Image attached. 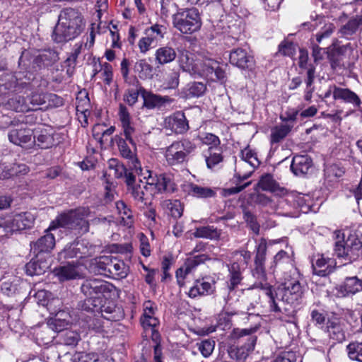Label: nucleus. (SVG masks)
I'll return each mask as SVG.
<instances>
[{"mask_svg":"<svg viewBox=\"0 0 362 362\" xmlns=\"http://www.w3.org/2000/svg\"><path fill=\"white\" fill-rule=\"evenodd\" d=\"M266 288V294L269 298L270 308L276 313H285L291 315L293 310L287 307H292L298 304L303 294V288L297 279H291L281 284L275 290L274 293L270 288L263 286Z\"/></svg>","mask_w":362,"mask_h":362,"instance_id":"nucleus-1","label":"nucleus"},{"mask_svg":"<svg viewBox=\"0 0 362 362\" xmlns=\"http://www.w3.org/2000/svg\"><path fill=\"white\" fill-rule=\"evenodd\" d=\"M84 223L80 210L71 211L66 214H61L51 223L49 227L46 230L47 233L34 243L32 249L37 253L49 252L55 245V239L54 235L48 232L57 228L74 229Z\"/></svg>","mask_w":362,"mask_h":362,"instance_id":"nucleus-2","label":"nucleus"},{"mask_svg":"<svg viewBox=\"0 0 362 362\" xmlns=\"http://www.w3.org/2000/svg\"><path fill=\"white\" fill-rule=\"evenodd\" d=\"M85 23L83 16L77 10L68 8L62 10L52 34L57 42H63L76 38L82 32Z\"/></svg>","mask_w":362,"mask_h":362,"instance_id":"nucleus-3","label":"nucleus"},{"mask_svg":"<svg viewBox=\"0 0 362 362\" xmlns=\"http://www.w3.org/2000/svg\"><path fill=\"white\" fill-rule=\"evenodd\" d=\"M112 285L98 279L86 280L81 286V291L86 298L81 308L84 310L94 311L95 308H101L102 312L111 313V310L105 308L103 298L107 299L111 296Z\"/></svg>","mask_w":362,"mask_h":362,"instance_id":"nucleus-4","label":"nucleus"},{"mask_svg":"<svg viewBox=\"0 0 362 362\" xmlns=\"http://www.w3.org/2000/svg\"><path fill=\"white\" fill-rule=\"evenodd\" d=\"M334 253L339 257L353 261L362 254V241L355 233L336 230L334 233Z\"/></svg>","mask_w":362,"mask_h":362,"instance_id":"nucleus-5","label":"nucleus"},{"mask_svg":"<svg viewBox=\"0 0 362 362\" xmlns=\"http://www.w3.org/2000/svg\"><path fill=\"white\" fill-rule=\"evenodd\" d=\"M173 20L175 28L185 34H192L202 25L199 13L194 8L178 11L173 15Z\"/></svg>","mask_w":362,"mask_h":362,"instance_id":"nucleus-6","label":"nucleus"},{"mask_svg":"<svg viewBox=\"0 0 362 362\" xmlns=\"http://www.w3.org/2000/svg\"><path fill=\"white\" fill-rule=\"evenodd\" d=\"M29 84L30 78L24 73H4L0 76V95L23 93Z\"/></svg>","mask_w":362,"mask_h":362,"instance_id":"nucleus-7","label":"nucleus"},{"mask_svg":"<svg viewBox=\"0 0 362 362\" xmlns=\"http://www.w3.org/2000/svg\"><path fill=\"white\" fill-rule=\"evenodd\" d=\"M194 149L195 145L187 139L174 141L165 148V160L170 165L182 163Z\"/></svg>","mask_w":362,"mask_h":362,"instance_id":"nucleus-8","label":"nucleus"},{"mask_svg":"<svg viewBox=\"0 0 362 362\" xmlns=\"http://www.w3.org/2000/svg\"><path fill=\"white\" fill-rule=\"evenodd\" d=\"M148 176L144 177L145 190L146 194L154 195L162 192H173L175 189V185L172 181L171 177L166 174L157 175L148 171Z\"/></svg>","mask_w":362,"mask_h":362,"instance_id":"nucleus-9","label":"nucleus"},{"mask_svg":"<svg viewBox=\"0 0 362 362\" xmlns=\"http://www.w3.org/2000/svg\"><path fill=\"white\" fill-rule=\"evenodd\" d=\"M157 305L151 300H146L143 304V314L140 322L146 332H149L153 340L156 341L159 337L156 327L159 325V320L156 316Z\"/></svg>","mask_w":362,"mask_h":362,"instance_id":"nucleus-10","label":"nucleus"},{"mask_svg":"<svg viewBox=\"0 0 362 362\" xmlns=\"http://www.w3.org/2000/svg\"><path fill=\"white\" fill-rule=\"evenodd\" d=\"M165 28L158 24H155L144 31L143 36L138 42V47L140 52L146 54L150 49L157 45L164 37Z\"/></svg>","mask_w":362,"mask_h":362,"instance_id":"nucleus-11","label":"nucleus"},{"mask_svg":"<svg viewBox=\"0 0 362 362\" xmlns=\"http://www.w3.org/2000/svg\"><path fill=\"white\" fill-rule=\"evenodd\" d=\"M33 221V216L30 213L6 216L4 217V233L7 234L30 228Z\"/></svg>","mask_w":362,"mask_h":362,"instance_id":"nucleus-12","label":"nucleus"},{"mask_svg":"<svg viewBox=\"0 0 362 362\" xmlns=\"http://www.w3.org/2000/svg\"><path fill=\"white\" fill-rule=\"evenodd\" d=\"M33 135L34 130L29 129L26 124L21 123L9 131L8 137L13 144L26 146L34 143Z\"/></svg>","mask_w":362,"mask_h":362,"instance_id":"nucleus-13","label":"nucleus"},{"mask_svg":"<svg viewBox=\"0 0 362 362\" xmlns=\"http://www.w3.org/2000/svg\"><path fill=\"white\" fill-rule=\"evenodd\" d=\"M325 332L330 339L337 342H342L346 339V333L344 320L337 316L329 317L326 322Z\"/></svg>","mask_w":362,"mask_h":362,"instance_id":"nucleus-14","label":"nucleus"},{"mask_svg":"<svg viewBox=\"0 0 362 362\" xmlns=\"http://www.w3.org/2000/svg\"><path fill=\"white\" fill-rule=\"evenodd\" d=\"M207 257L205 255H199L187 259L184 264L176 272V278L178 284L182 286L185 284L184 280L187 275L191 274L198 265L204 263Z\"/></svg>","mask_w":362,"mask_h":362,"instance_id":"nucleus-15","label":"nucleus"},{"mask_svg":"<svg viewBox=\"0 0 362 362\" xmlns=\"http://www.w3.org/2000/svg\"><path fill=\"white\" fill-rule=\"evenodd\" d=\"M54 131L49 126H40L35 129L33 140L42 148H48L57 143L54 139Z\"/></svg>","mask_w":362,"mask_h":362,"instance_id":"nucleus-16","label":"nucleus"},{"mask_svg":"<svg viewBox=\"0 0 362 362\" xmlns=\"http://www.w3.org/2000/svg\"><path fill=\"white\" fill-rule=\"evenodd\" d=\"M140 93L144 100V106L148 109L160 108L173 103L169 96H161L140 88Z\"/></svg>","mask_w":362,"mask_h":362,"instance_id":"nucleus-17","label":"nucleus"},{"mask_svg":"<svg viewBox=\"0 0 362 362\" xmlns=\"http://www.w3.org/2000/svg\"><path fill=\"white\" fill-rule=\"evenodd\" d=\"M255 331V329H234L233 333L234 337L240 338L245 336H249L247 339L248 342L238 349L237 354L238 358L241 359L246 358V356L248 355V353L254 349L257 341V337L254 335H252V334Z\"/></svg>","mask_w":362,"mask_h":362,"instance_id":"nucleus-18","label":"nucleus"},{"mask_svg":"<svg viewBox=\"0 0 362 362\" xmlns=\"http://www.w3.org/2000/svg\"><path fill=\"white\" fill-rule=\"evenodd\" d=\"M115 207L117 213V223L127 228H132L134 224V216L131 208L122 200L116 202Z\"/></svg>","mask_w":362,"mask_h":362,"instance_id":"nucleus-19","label":"nucleus"},{"mask_svg":"<svg viewBox=\"0 0 362 362\" xmlns=\"http://www.w3.org/2000/svg\"><path fill=\"white\" fill-rule=\"evenodd\" d=\"M165 126L176 134H184L188 129V122L182 112H177L165 119Z\"/></svg>","mask_w":362,"mask_h":362,"instance_id":"nucleus-20","label":"nucleus"},{"mask_svg":"<svg viewBox=\"0 0 362 362\" xmlns=\"http://www.w3.org/2000/svg\"><path fill=\"white\" fill-rule=\"evenodd\" d=\"M118 118L121 123L125 139L132 144V134L134 132V128L132 124V118L128 108L120 104L118 110Z\"/></svg>","mask_w":362,"mask_h":362,"instance_id":"nucleus-21","label":"nucleus"},{"mask_svg":"<svg viewBox=\"0 0 362 362\" xmlns=\"http://www.w3.org/2000/svg\"><path fill=\"white\" fill-rule=\"evenodd\" d=\"M230 62L232 64L241 69L251 68L254 64L252 56L243 49H237L231 52Z\"/></svg>","mask_w":362,"mask_h":362,"instance_id":"nucleus-22","label":"nucleus"},{"mask_svg":"<svg viewBox=\"0 0 362 362\" xmlns=\"http://www.w3.org/2000/svg\"><path fill=\"white\" fill-rule=\"evenodd\" d=\"M183 190L190 196L197 198L206 199L214 197L216 191L208 187H203L192 182H187L182 186Z\"/></svg>","mask_w":362,"mask_h":362,"instance_id":"nucleus-23","label":"nucleus"},{"mask_svg":"<svg viewBox=\"0 0 362 362\" xmlns=\"http://www.w3.org/2000/svg\"><path fill=\"white\" fill-rule=\"evenodd\" d=\"M126 184L127 185V190L131 193L134 200L144 202L145 193V181L141 180L138 183H135V176L134 175H127Z\"/></svg>","mask_w":362,"mask_h":362,"instance_id":"nucleus-24","label":"nucleus"},{"mask_svg":"<svg viewBox=\"0 0 362 362\" xmlns=\"http://www.w3.org/2000/svg\"><path fill=\"white\" fill-rule=\"evenodd\" d=\"M214 284V281H208L204 279L196 281L194 285L189 289L188 295L191 298L210 295L215 290Z\"/></svg>","mask_w":362,"mask_h":362,"instance_id":"nucleus-25","label":"nucleus"},{"mask_svg":"<svg viewBox=\"0 0 362 362\" xmlns=\"http://www.w3.org/2000/svg\"><path fill=\"white\" fill-rule=\"evenodd\" d=\"M312 165V160L307 155H297L291 165L292 172L296 175L306 174Z\"/></svg>","mask_w":362,"mask_h":362,"instance_id":"nucleus-26","label":"nucleus"},{"mask_svg":"<svg viewBox=\"0 0 362 362\" xmlns=\"http://www.w3.org/2000/svg\"><path fill=\"white\" fill-rule=\"evenodd\" d=\"M266 252L267 242L264 239H261L256 249V256L255 259L256 268L254 275L258 274L262 279H264L265 277L263 265L265 261Z\"/></svg>","mask_w":362,"mask_h":362,"instance_id":"nucleus-27","label":"nucleus"},{"mask_svg":"<svg viewBox=\"0 0 362 362\" xmlns=\"http://www.w3.org/2000/svg\"><path fill=\"white\" fill-rule=\"evenodd\" d=\"M332 94L334 100H342L355 107H359L361 105V102L358 96L349 89L334 86Z\"/></svg>","mask_w":362,"mask_h":362,"instance_id":"nucleus-28","label":"nucleus"},{"mask_svg":"<svg viewBox=\"0 0 362 362\" xmlns=\"http://www.w3.org/2000/svg\"><path fill=\"white\" fill-rule=\"evenodd\" d=\"M361 291H362V280L356 276L346 278L339 288V293L341 296L353 295Z\"/></svg>","mask_w":362,"mask_h":362,"instance_id":"nucleus-29","label":"nucleus"},{"mask_svg":"<svg viewBox=\"0 0 362 362\" xmlns=\"http://www.w3.org/2000/svg\"><path fill=\"white\" fill-rule=\"evenodd\" d=\"M206 85L202 82H192L180 93V96L185 99L198 98L202 96L206 91Z\"/></svg>","mask_w":362,"mask_h":362,"instance_id":"nucleus-30","label":"nucleus"},{"mask_svg":"<svg viewBox=\"0 0 362 362\" xmlns=\"http://www.w3.org/2000/svg\"><path fill=\"white\" fill-rule=\"evenodd\" d=\"M228 269L229 272L228 288L230 291H232L240 284L243 279L242 270L243 268L241 267L240 263L235 262L228 264Z\"/></svg>","mask_w":362,"mask_h":362,"instance_id":"nucleus-31","label":"nucleus"},{"mask_svg":"<svg viewBox=\"0 0 362 362\" xmlns=\"http://www.w3.org/2000/svg\"><path fill=\"white\" fill-rule=\"evenodd\" d=\"M333 263L334 260L332 259H326L322 255L318 256L317 259L313 262L314 274L321 276L328 275L333 270Z\"/></svg>","mask_w":362,"mask_h":362,"instance_id":"nucleus-32","label":"nucleus"},{"mask_svg":"<svg viewBox=\"0 0 362 362\" xmlns=\"http://www.w3.org/2000/svg\"><path fill=\"white\" fill-rule=\"evenodd\" d=\"M53 272L60 281L74 279L79 276V272L76 265L70 263L55 268Z\"/></svg>","mask_w":362,"mask_h":362,"instance_id":"nucleus-33","label":"nucleus"},{"mask_svg":"<svg viewBox=\"0 0 362 362\" xmlns=\"http://www.w3.org/2000/svg\"><path fill=\"white\" fill-rule=\"evenodd\" d=\"M177 57L175 50L169 46L159 47L155 52L156 62L159 65H164L172 62Z\"/></svg>","mask_w":362,"mask_h":362,"instance_id":"nucleus-34","label":"nucleus"},{"mask_svg":"<svg viewBox=\"0 0 362 362\" xmlns=\"http://www.w3.org/2000/svg\"><path fill=\"white\" fill-rule=\"evenodd\" d=\"M242 158L240 160V167H249L250 172H254L255 169L259 165V160L257 154L252 149L245 148L241 151Z\"/></svg>","mask_w":362,"mask_h":362,"instance_id":"nucleus-35","label":"nucleus"},{"mask_svg":"<svg viewBox=\"0 0 362 362\" xmlns=\"http://www.w3.org/2000/svg\"><path fill=\"white\" fill-rule=\"evenodd\" d=\"M76 112L81 114L84 117L85 123L87 124V117L90 115V103L88 93L83 90L78 92L76 96Z\"/></svg>","mask_w":362,"mask_h":362,"instance_id":"nucleus-36","label":"nucleus"},{"mask_svg":"<svg viewBox=\"0 0 362 362\" xmlns=\"http://www.w3.org/2000/svg\"><path fill=\"white\" fill-rule=\"evenodd\" d=\"M293 128V124H281L271 129L270 141L273 145L283 141Z\"/></svg>","mask_w":362,"mask_h":362,"instance_id":"nucleus-37","label":"nucleus"},{"mask_svg":"<svg viewBox=\"0 0 362 362\" xmlns=\"http://www.w3.org/2000/svg\"><path fill=\"white\" fill-rule=\"evenodd\" d=\"M178 63L180 67L184 71L189 73L196 71V67L192 54L185 49H178Z\"/></svg>","mask_w":362,"mask_h":362,"instance_id":"nucleus-38","label":"nucleus"},{"mask_svg":"<svg viewBox=\"0 0 362 362\" xmlns=\"http://www.w3.org/2000/svg\"><path fill=\"white\" fill-rule=\"evenodd\" d=\"M204 66L206 68L204 69V71L206 73V74L209 75L214 74L216 79L221 83H224L226 81V71L219 66V64L217 62L209 59L204 62Z\"/></svg>","mask_w":362,"mask_h":362,"instance_id":"nucleus-39","label":"nucleus"},{"mask_svg":"<svg viewBox=\"0 0 362 362\" xmlns=\"http://www.w3.org/2000/svg\"><path fill=\"white\" fill-rule=\"evenodd\" d=\"M127 139L123 140L122 139H119L117 140L118 148L120 153V155L124 158L129 160L131 162L132 167L136 168L138 160L135 156V153L133 151H132L127 144Z\"/></svg>","mask_w":362,"mask_h":362,"instance_id":"nucleus-40","label":"nucleus"},{"mask_svg":"<svg viewBox=\"0 0 362 362\" xmlns=\"http://www.w3.org/2000/svg\"><path fill=\"white\" fill-rule=\"evenodd\" d=\"M220 235L221 231L211 226L197 228L194 233V235L196 238H209L211 240L219 238Z\"/></svg>","mask_w":362,"mask_h":362,"instance_id":"nucleus-41","label":"nucleus"},{"mask_svg":"<svg viewBox=\"0 0 362 362\" xmlns=\"http://www.w3.org/2000/svg\"><path fill=\"white\" fill-rule=\"evenodd\" d=\"M257 185L261 189L264 191L277 192L279 190H281L279 184L274 180L273 177L269 174L262 175Z\"/></svg>","mask_w":362,"mask_h":362,"instance_id":"nucleus-42","label":"nucleus"},{"mask_svg":"<svg viewBox=\"0 0 362 362\" xmlns=\"http://www.w3.org/2000/svg\"><path fill=\"white\" fill-rule=\"evenodd\" d=\"M161 206L163 209H168L170 215L175 218H180L182 215L183 207L178 200H164L162 202Z\"/></svg>","mask_w":362,"mask_h":362,"instance_id":"nucleus-43","label":"nucleus"},{"mask_svg":"<svg viewBox=\"0 0 362 362\" xmlns=\"http://www.w3.org/2000/svg\"><path fill=\"white\" fill-rule=\"evenodd\" d=\"M64 314L63 312H59L54 318L49 319L47 322L48 327L56 332L63 331L68 325V321L61 318Z\"/></svg>","mask_w":362,"mask_h":362,"instance_id":"nucleus-44","label":"nucleus"},{"mask_svg":"<svg viewBox=\"0 0 362 362\" xmlns=\"http://www.w3.org/2000/svg\"><path fill=\"white\" fill-rule=\"evenodd\" d=\"M362 27V16H358L349 20L341 29V33L344 35L354 34L358 28Z\"/></svg>","mask_w":362,"mask_h":362,"instance_id":"nucleus-45","label":"nucleus"},{"mask_svg":"<svg viewBox=\"0 0 362 362\" xmlns=\"http://www.w3.org/2000/svg\"><path fill=\"white\" fill-rule=\"evenodd\" d=\"M350 359L362 362V342L354 341L346 346Z\"/></svg>","mask_w":362,"mask_h":362,"instance_id":"nucleus-46","label":"nucleus"},{"mask_svg":"<svg viewBox=\"0 0 362 362\" xmlns=\"http://www.w3.org/2000/svg\"><path fill=\"white\" fill-rule=\"evenodd\" d=\"M201 141L207 146H209V151L219 148L221 144L219 138L211 133H205L200 136Z\"/></svg>","mask_w":362,"mask_h":362,"instance_id":"nucleus-47","label":"nucleus"},{"mask_svg":"<svg viewBox=\"0 0 362 362\" xmlns=\"http://www.w3.org/2000/svg\"><path fill=\"white\" fill-rule=\"evenodd\" d=\"M132 245L127 241L124 243L115 244V253L124 255L123 260H129L132 254Z\"/></svg>","mask_w":362,"mask_h":362,"instance_id":"nucleus-48","label":"nucleus"},{"mask_svg":"<svg viewBox=\"0 0 362 362\" xmlns=\"http://www.w3.org/2000/svg\"><path fill=\"white\" fill-rule=\"evenodd\" d=\"M196 345L199 351L201 352L202 355L204 357L207 358L214 351L215 347V341L211 339H205L202 341L201 342L197 343Z\"/></svg>","mask_w":362,"mask_h":362,"instance_id":"nucleus-49","label":"nucleus"},{"mask_svg":"<svg viewBox=\"0 0 362 362\" xmlns=\"http://www.w3.org/2000/svg\"><path fill=\"white\" fill-rule=\"evenodd\" d=\"M6 105L8 109H11L16 112H23L27 109L24 98L21 96H16L15 98H10Z\"/></svg>","mask_w":362,"mask_h":362,"instance_id":"nucleus-50","label":"nucleus"},{"mask_svg":"<svg viewBox=\"0 0 362 362\" xmlns=\"http://www.w3.org/2000/svg\"><path fill=\"white\" fill-rule=\"evenodd\" d=\"M126 260H118L115 263V279H121L125 278L129 272V266L125 262Z\"/></svg>","mask_w":362,"mask_h":362,"instance_id":"nucleus-51","label":"nucleus"},{"mask_svg":"<svg viewBox=\"0 0 362 362\" xmlns=\"http://www.w3.org/2000/svg\"><path fill=\"white\" fill-rule=\"evenodd\" d=\"M113 127H110L109 129L104 131L100 138V143L103 148H107L113 146Z\"/></svg>","mask_w":362,"mask_h":362,"instance_id":"nucleus-52","label":"nucleus"},{"mask_svg":"<svg viewBox=\"0 0 362 362\" xmlns=\"http://www.w3.org/2000/svg\"><path fill=\"white\" fill-rule=\"evenodd\" d=\"M47 94L44 93H33L29 98L30 103L33 106H42L47 108Z\"/></svg>","mask_w":362,"mask_h":362,"instance_id":"nucleus-53","label":"nucleus"},{"mask_svg":"<svg viewBox=\"0 0 362 362\" xmlns=\"http://www.w3.org/2000/svg\"><path fill=\"white\" fill-rule=\"evenodd\" d=\"M344 170L336 164L326 166L325 168V175L327 177L332 180L333 178L340 177L344 174Z\"/></svg>","mask_w":362,"mask_h":362,"instance_id":"nucleus-54","label":"nucleus"},{"mask_svg":"<svg viewBox=\"0 0 362 362\" xmlns=\"http://www.w3.org/2000/svg\"><path fill=\"white\" fill-rule=\"evenodd\" d=\"M215 151H218L214 153L210 152L209 156H206V163L209 168H212L223 160L220 148L216 149Z\"/></svg>","mask_w":362,"mask_h":362,"instance_id":"nucleus-55","label":"nucleus"},{"mask_svg":"<svg viewBox=\"0 0 362 362\" xmlns=\"http://www.w3.org/2000/svg\"><path fill=\"white\" fill-rule=\"evenodd\" d=\"M334 29L335 27L332 23L325 24L321 30L316 35L317 41L321 42L323 39L329 37L333 33Z\"/></svg>","mask_w":362,"mask_h":362,"instance_id":"nucleus-56","label":"nucleus"},{"mask_svg":"<svg viewBox=\"0 0 362 362\" xmlns=\"http://www.w3.org/2000/svg\"><path fill=\"white\" fill-rule=\"evenodd\" d=\"M244 219L250 226L251 230L255 233L259 234V225L257 223L255 216L249 211H244Z\"/></svg>","mask_w":362,"mask_h":362,"instance_id":"nucleus-57","label":"nucleus"},{"mask_svg":"<svg viewBox=\"0 0 362 362\" xmlns=\"http://www.w3.org/2000/svg\"><path fill=\"white\" fill-rule=\"evenodd\" d=\"M290 261V257L288 253L284 250H281L274 257L272 267H276L278 265L289 263Z\"/></svg>","mask_w":362,"mask_h":362,"instance_id":"nucleus-58","label":"nucleus"},{"mask_svg":"<svg viewBox=\"0 0 362 362\" xmlns=\"http://www.w3.org/2000/svg\"><path fill=\"white\" fill-rule=\"evenodd\" d=\"M101 76L105 83L110 85L112 79V69L109 64L105 63L100 69Z\"/></svg>","mask_w":362,"mask_h":362,"instance_id":"nucleus-59","label":"nucleus"},{"mask_svg":"<svg viewBox=\"0 0 362 362\" xmlns=\"http://www.w3.org/2000/svg\"><path fill=\"white\" fill-rule=\"evenodd\" d=\"M140 240V250L144 257H149L151 255V247L148 243V238L143 233L139 235Z\"/></svg>","mask_w":362,"mask_h":362,"instance_id":"nucleus-60","label":"nucleus"},{"mask_svg":"<svg viewBox=\"0 0 362 362\" xmlns=\"http://www.w3.org/2000/svg\"><path fill=\"white\" fill-rule=\"evenodd\" d=\"M127 175L133 174L115 159V177H124L126 182Z\"/></svg>","mask_w":362,"mask_h":362,"instance_id":"nucleus-61","label":"nucleus"},{"mask_svg":"<svg viewBox=\"0 0 362 362\" xmlns=\"http://www.w3.org/2000/svg\"><path fill=\"white\" fill-rule=\"evenodd\" d=\"M140 93V88L136 90H128L124 95V100L129 105H133L138 99L139 94Z\"/></svg>","mask_w":362,"mask_h":362,"instance_id":"nucleus-62","label":"nucleus"},{"mask_svg":"<svg viewBox=\"0 0 362 362\" xmlns=\"http://www.w3.org/2000/svg\"><path fill=\"white\" fill-rule=\"evenodd\" d=\"M180 74L177 71L172 72L166 78V86L168 88H175L179 85Z\"/></svg>","mask_w":362,"mask_h":362,"instance_id":"nucleus-63","label":"nucleus"},{"mask_svg":"<svg viewBox=\"0 0 362 362\" xmlns=\"http://www.w3.org/2000/svg\"><path fill=\"white\" fill-rule=\"evenodd\" d=\"M298 113L296 109H289L280 116V119L283 122H295Z\"/></svg>","mask_w":362,"mask_h":362,"instance_id":"nucleus-64","label":"nucleus"}]
</instances>
